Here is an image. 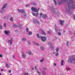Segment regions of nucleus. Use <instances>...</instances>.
I'll use <instances>...</instances> for the list:
<instances>
[{
  "instance_id": "35",
  "label": "nucleus",
  "mask_w": 75,
  "mask_h": 75,
  "mask_svg": "<svg viewBox=\"0 0 75 75\" xmlns=\"http://www.w3.org/2000/svg\"><path fill=\"white\" fill-rule=\"evenodd\" d=\"M3 28V26L2 25L0 26V30H1Z\"/></svg>"
},
{
  "instance_id": "20",
  "label": "nucleus",
  "mask_w": 75,
  "mask_h": 75,
  "mask_svg": "<svg viewBox=\"0 0 75 75\" xmlns=\"http://www.w3.org/2000/svg\"><path fill=\"white\" fill-rule=\"evenodd\" d=\"M54 29H55L56 32H57V30H58V28H57V27L55 26L54 27Z\"/></svg>"
},
{
  "instance_id": "17",
  "label": "nucleus",
  "mask_w": 75,
  "mask_h": 75,
  "mask_svg": "<svg viewBox=\"0 0 75 75\" xmlns=\"http://www.w3.org/2000/svg\"><path fill=\"white\" fill-rule=\"evenodd\" d=\"M42 73L43 75H46V74L45 71L44 70H42Z\"/></svg>"
},
{
  "instance_id": "8",
  "label": "nucleus",
  "mask_w": 75,
  "mask_h": 75,
  "mask_svg": "<svg viewBox=\"0 0 75 75\" xmlns=\"http://www.w3.org/2000/svg\"><path fill=\"white\" fill-rule=\"evenodd\" d=\"M31 9L32 11H34V12H35V13H36V12H37L38 11L37 9L35 8L34 7H33L32 8H31Z\"/></svg>"
},
{
  "instance_id": "2",
  "label": "nucleus",
  "mask_w": 75,
  "mask_h": 75,
  "mask_svg": "<svg viewBox=\"0 0 75 75\" xmlns=\"http://www.w3.org/2000/svg\"><path fill=\"white\" fill-rule=\"evenodd\" d=\"M50 9L51 11H52V13L53 14H56L57 16H59V14H60V12L59 11H57V10H54V8L53 6H51L50 7Z\"/></svg>"
},
{
  "instance_id": "52",
  "label": "nucleus",
  "mask_w": 75,
  "mask_h": 75,
  "mask_svg": "<svg viewBox=\"0 0 75 75\" xmlns=\"http://www.w3.org/2000/svg\"><path fill=\"white\" fill-rule=\"evenodd\" d=\"M54 66H56V64L55 63H54Z\"/></svg>"
},
{
  "instance_id": "64",
  "label": "nucleus",
  "mask_w": 75,
  "mask_h": 75,
  "mask_svg": "<svg viewBox=\"0 0 75 75\" xmlns=\"http://www.w3.org/2000/svg\"><path fill=\"white\" fill-rule=\"evenodd\" d=\"M72 14V13H71V14Z\"/></svg>"
},
{
  "instance_id": "57",
  "label": "nucleus",
  "mask_w": 75,
  "mask_h": 75,
  "mask_svg": "<svg viewBox=\"0 0 75 75\" xmlns=\"http://www.w3.org/2000/svg\"><path fill=\"white\" fill-rule=\"evenodd\" d=\"M73 34H74V35H75V32H74Z\"/></svg>"
},
{
  "instance_id": "12",
  "label": "nucleus",
  "mask_w": 75,
  "mask_h": 75,
  "mask_svg": "<svg viewBox=\"0 0 75 75\" xmlns=\"http://www.w3.org/2000/svg\"><path fill=\"white\" fill-rule=\"evenodd\" d=\"M6 35H8V34L10 33V31L8 30L7 31V30H6L4 31Z\"/></svg>"
},
{
  "instance_id": "13",
  "label": "nucleus",
  "mask_w": 75,
  "mask_h": 75,
  "mask_svg": "<svg viewBox=\"0 0 75 75\" xmlns=\"http://www.w3.org/2000/svg\"><path fill=\"white\" fill-rule=\"evenodd\" d=\"M38 12L37 13H34L33 12H32V13L33 16H35L36 17H37V16H38Z\"/></svg>"
},
{
  "instance_id": "40",
  "label": "nucleus",
  "mask_w": 75,
  "mask_h": 75,
  "mask_svg": "<svg viewBox=\"0 0 75 75\" xmlns=\"http://www.w3.org/2000/svg\"><path fill=\"white\" fill-rule=\"evenodd\" d=\"M15 32L16 33H18V30H16L15 31Z\"/></svg>"
},
{
  "instance_id": "60",
  "label": "nucleus",
  "mask_w": 75,
  "mask_h": 75,
  "mask_svg": "<svg viewBox=\"0 0 75 75\" xmlns=\"http://www.w3.org/2000/svg\"><path fill=\"white\" fill-rule=\"evenodd\" d=\"M55 25V27H57V26H56V24H55V25Z\"/></svg>"
},
{
  "instance_id": "56",
  "label": "nucleus",
  "mask_w": 75,
  "mask_h": 75,
  "mask_svg": "<svg viewBox=\"0 0 75 75\" xmlns=\"http://www.w3.org/2000/svg\"><path fill=\"white\" fill-rule=\"evenodd\" d=\"M38 10H39L40 9V8H38Z\"/></svg>"
},
{
  "instance_id": "31",
  "label": "nucleus",
  "mask_w": 75,
  "mask_h": 75,
  "mask_svg": "<svg viewBox=\"0 0 75 75\" xmlns=\"http://www.w3.org/2000/svg\"><path fill=\"white\" fill-rule=\"evenodd\" d=\"M44 58H43L42 60H41L40 61V62H43V61H44Z\"/></svg>"
},
{
  "instance_id": "27",
  "label": "nucleus",
  "mask_w": 75,
  "mask_h": 75,
  "mask_svg": "<svg viewBox=\"0 0 75 75\" xmlns=\"http://www.w3.org/2000/svg\"><path fill=\"white\" fill-rule=\"evenodd\" d=\"M56 52H58V51H59V48H57L56 49Z\"/></svg>"
},
{
  "instance_id": "54",
  "label": "nucleus",
  "mask_w": 75,
  "mask_h": 75,
  "mask_svg": "<svg viewBox=\"0 0 75 75\" xmlns=\"http://www.w3.org/2000/svg\"><path fill=\"white\" fill-rule=\"evenodd\" d=\"M55 39L56 40H57V37H55Z\"/></svg>"
},
{
  "instance_id": "61",
  "label": "nucleus",
  "mask_w": 75,
  "mask_h": 75,
  "mask_svg": "<svg viewBox=\"0 0 75 75\" xmlns=\"http://www.w3.org/2000/svg\"><path fill=\"white\" fill-rule=\"evenodd\" d=\"M71 33H70V34H72V32H71Z\"/></svg>"
},
{
  "instance_id": "41",
  "label": "nucleus",
  "mask_w": 75,
  "mask_h": 75,
  "mask_svg": "<svg viewBox=\"0 0 75 75\" xmlns=\"http://www.w3.org/2000/svg\"><path fill=\"white\" fill-rule=\"evenodd\" d=\"M69 70H70V68H68V69H67V71H69Z\"/></svg>"
},
{
  "instance_id": "39",
  "label": "nucleus",
  "mask_w": 75,
  "mask_h": 75,
  "mask_svg": "<svg viewBox=\"0 0 75 75\" xmlns=\"http://www.w3.org/2000/svg\"><path fill=\"white\" fill-rule=\"evenodd\" d=\"M8 64L7 63H6V67H8Z\"/></svg>"
},
{
  "instance_id": "10",
  "label": "nucleus",
  "mask_w": 75,
  "mask_h": 75,
  "mask_svg": "<svg viewBox=\"0 0 75 75\" xmlns=\"http://www.w3.org/2000/svg\"><path fill=\"white\" fill-rule=\"evenodd\" d=\"M18 11L20 13H25V10L23 9L20 10L18 9Z\"/></svg>"
},
{
  "instance_id": "23",
  "label": "nucleus",
  "mask_w": 75,
  "mask_h": 75,
  "mask_svg": "<svg viewBox=\"0 0 75 75\" xmlns=\"http://www.w3.org/2000/svg\"><path fill=\"white\" fill-rule=\"evenodd\" d=\"M33 34V33L31 32H29V33L28 34V35H32Z\"/></svg>"
},
{
  "instance_id": "47",
  "label": "nucleus",
  "mask_w": 75,
  "mask_h": 75,
  "mask_svg": "<svg viewBox=\"0 0 75 75\" xmlns=\"http://www.w3.org/2000/svg\"><path fill=\"white\" fill-rule=\"evenodd\" d=\"M43 14L42 13H40V16H42V15Z\"/></svg>"
},
{
  "instance_id": "53",
  "label": "nucleus",
  "mask_w": 75,
  "mask_h": 75,
  "mask_svg": "<svg viewBox=\"0 0 75 75\" xmlns=\"http://www.w3.org/2000/svg\"><path fill=\"white\" fill-rule=\"evenodd\" d=\"M3 69H1V71H3Z\"/></svg>"
},
{
  "instance_id": "33",
  "label": "nucleus",
  "mask_w": 75,
  "mask_h": 75,
  "mask_svg": "<svg viewBox=\"0 0 75 75\" xmlns=\"http://www.w3.org/2000/svg\"><path fill=\"white\" fill-rule=\"evenodd\" d=\"M48 44H49V45H51V42H48Z\"/></svg>"
},
{
  "instance_id": "9",
  "label": "nucleus",
  "mask_w": 75,
  "mask_h": 75,
  "mask_svg": "<svg viewBox=\"0 0 75 75\" xmlns=\"http://www.w3.org/2000/svg\"><path fill=\"white\" fill-rule=\"evenodd\" d=\"M18 25H16L14 24L13 25V27H14V28H16L17 27H20V26H21V24H18Z\"/></svg>"
},
{
  "instance_id": "43",
  "label": "nucleus",
  "mask_w": 75,
  "mask_h": 75,
  "mask_svg": "<svg viewBox=\"0 0 75 75\" xmlns=\"http://www.w3.org/2000/svg\"><path fill=\"white\" fill-rule=\"evenodd\" d=\"M30 5H28V4H27L26 6H25V7H26V6H28V7H30Z\"/></svg>"
},
{
  "instance_id": "11",
  "label": "nucleus",
  "mask_w": 75,
  "mask_h": 75,
  "mask_svg": "<svg viewBox=\"0 0 75 75\" xmlns=\"http://www.w3.org/2000/svg\"><path fill=\"white\" fill-rule=\"evenodd\" d=\"M64 21H62L61 20H60L59 21L60 24L61 25H63V24H64Z\"/></svg>"
},
{
  "instance_id": "46",
  "label": "nucleus",
  "mask_w": 75,
  "mask_h": 75,
  "mask_svg": "<svg viewBox=\"0 0 75 75\" xmlns=\"http://www.w3.org/2000/svg\"><path fill=\"white\" fill-rule=\"evenodd\" d=\"M3 57V55H2V54H0V57H1H1Z\"/></svg>"
},
{
  "instance_id": "48",
  "label": "nucleus",
  "mask_w": 75,
  "mask_h": 75,
  "mask_svg": "<svg viewBox=\"0 0 75 75\" xmlns=\"http://www.w3.org/2000/svg\"><path fill=\"white\" fill-rule=\"evenodd\" d=\"M43 69H44V70H45H45L47 69V68H45V67H43Z\"/></svg>"
},
{
  "instance_id": "45",
  "label": "nucleus",
  "mask_w": 75,
  "mask_h": 75,
  "mask_svg": "<svg viewBox=\"0 0 75 75\" xmlns=\"http://www.w3.org/2000/svg\"><path fill=\"white\" fill-rule=\"evenodd\" d=\"M8 72H10V73H11V70H9L8 71Z\"/></svg>"
},
{
  "instance_id": "21",
  "label": "nucleus",
  "mask_w": 75,
  "mask_h": 75,
  "mask_svg": "<svg viewBox=\"0 0 75 75\" xmlns=\"http://www.w3.org/2000/svg\"><path fill=\"white\" fill-rule=\"evenodd\" d=\"M64 62H65L63 60H62V62L61 63V65H64V64L63 63H64Z\"/></svg>"
},
{
  "instance_id": "24",
  "label": "nucleus",
  "mask_w": 75,
  "mask_h": 75,
  "mask_svg": "<svg viewBox=\"0 0 75 75\" xmlns=\"http://www.w3.org/2000/svg\"><path fill=\"white\" fill-rule=\"evenodd\" d=\"M28 54L30 55H31V54H32V53H31V51H29L28 52Z\"/></svg>"
},
{
  "instance_id": "7",
  "label": "nucleus",
  "mask_w": 75,
  "mask_h": 75,
  "mask_svg": "<svg viewBox=\"0 0 75 75\" xmlns=\"http://www.w3.org/2000/svg\"><path fill=\"white\" fill-rule=\"evenodd\" d=\"M39 31H41L42 34V35H46V33H45V32L44 31L42 30V28L40 29H39Z\"/></svg>"
},
{
  "instance_id": "55",
  "label": "nucleus",
  "mask_w": 75,
  "mask_h": 75,
  "mask_svg": "<svg viewBox=\"0 0 75 75\" xmlns=\"http://www.w3.org/2000/svg\"><path fill=\"white\" fill-rule=\"evenodd\" d=\"M13 59H14V58H15V57H14V56H13Z\"/></svg>"
},
{
  "instance_id": "37",
  "label": "nucleus",
  "mask_w": 75,
  "mask_h": 75,
  "mask_svg": "<svg viewBox=\"0 0 75 75\" xmlns=\"http://www.w3.org/2000/svg\"><path fill=\"white\" fill-rule=\"evenodd\" d=\"M4 26L5 27H6V23H4Z\"/></svg>"
},
{
  "instance_id": "51",
  "label": "nucleus",
  "mask_w": 75,
  "mask_h": 75,
  "mask_svg": "<svg viewBox=\"0 0 75 75\" xmlns=\"http://www.w3.org/2000/svg\"><path fill=\"white\" fill-rule=\"evenodd\" d=\"M35 69H36V70H37V67H36V66L35 67Z\"/></svg>"
},
{
  "instance_id": "5",
  "label": "nucleus",
  "mask_w": 75,
  "mask_h": 75,
  "mask_svg": "<svg viewBox=\"0 0 75 75\" xmlns=\"http://www.w3.org/2000/svg\"><path fill=\"white\" fill-rule=\"evenodd\" d=\"M41 38L42 41L43 42H45L47 40V38L45 36H41Z\"/></svg>"
},
{
  "instance_id": "44",
  "label": "nucleus",
  "mask_w": 75,
  "mask_h": 75,
  "mask_svg": "<svg viewBox=\"0 0 75 75\" xmlns=\"http://www.w3.org/2000/svg\"><path fill=\"white\" fill-rule=\"evenodd\" d=\"M37 72L38 74L39 75H40V72H38V71H37Z\"/></svg>"
},
{
  "instance_id": "16",
  "label": "nucleus",
  "mask_w": 75,
  "mask_h": 75,
  "mask_svg": "<svg viewBox=\"0 0 75 75\" xmlns=\"http://www.w3.org/2000/svg\"><path fill=\"white\" fill-rule=\"evenodd\" d=\"M42 17L43 18H47V15L45 14H43L42 16Z\"/></svg>"
},
{
  "instance_id": "19",
  "label": "nucleus",
  "mask_w": 75,
  "mask_h": 75,
  "mask_svg": "<svg viewBox=\"0 0 75 75\" xmlns=\"http://www.w3.org/2000/svg\"><path fill=\"white\" fill-rule=\"evenodd\" d=\"M27 39L25 38H23L22 39V41H25Z\"/></svg>"
},
{
  "instance_id": "29",
  "label": "nucleus",
  "mask_w": 75,
  "mask_h": 75,
  "mask_svg": "<svg viewBox=\"0 0 75 75\" xmlns=\"http://www.w3.org/2000/svg\"><path fill=\"white\" fill-rule=\"evenodd\" d=\"M57 34H58V35L60 36H61L62 34H61V32L58 33Z\"/></svg>"
},
{
  "instance_id": "6",
  "label": "nucleus",
  "mask_w": 75,
  "mask_h": 75,
  "mask_svg": "<svg viewBox=\"0 0 75 75\" xmlns=\"http://www.w3.org/2000/svg\"><path fill=\"white\" fill-rule=\"evenodd\" d=\"M33 22L35 24H40L39 23V21L37 20V19H33Z\"/></svg>"
},
{
  "instance_id": "49",
  "label": "nucleus",
  "mask_w": 75,
  "mask_h": 75,
  "mask_svg": "<svg viewBox=\"0 0 75 75\" xmlns=\"http://www.w3.org/2000/svg\"><path fill=\"white\" fill-rule=\"evenodd\" d=\"M60 75H65V74H64L62 73V74H60Z\"/></svg>"
},
{
  "instance_id": "36",
  "label": "nucleus",
  "mask_w": 75,
  "mask_h": 75,
  "mask_svg": "<svg viewBox=\"0 0 75 75\" xmlns=\"http://www.w3.org/2000/svg\"><path fill=\"white\" fill-rule=\"evenodd\" d=\"M28 44L29 45H30V44H31V42L29 41L28 42Z\"/></svg>"
},
{
  "instance_id": "3",
  "label": "nucleus",
  "mask_w": 75,
  "mask_h": 75,
  "mask_svg": "<svg viewBox=\"0 0 75 75\" xmlns=\"http://www.w3.org/2000/svg\"><path fill=\"white\" fill-rule=\"evenodd\" d=\"M75 60V55L68 59L67 61L69 63H74V60Z\"/></svg>"
},
{
  "instance_id": "30",
  "label": "nucleus",
  "mask_w": 75,
  "mask_h": 75,
  "mask_svg": "<svg viewBox=\"0 0 75 75\" xmlns=\"http://www.w3.org/2000/svg\"><path fill=\"white\" fill-rule=\"evenodd\" d=\"M57 54H55V56H56V57H57L58 55H59V54H58V52H56Z\"/></svg>"
},
{
  "instance_id": "42",
  "label": "nucleus",
  "mask_w": 75,
  "mask_h": 75,
  "mask_svg": "<svg viewBox=\"0 0 75 75\" xmlns=\"http://www.w3.org/2000/svg\"><path fill=\"white\" fill-rule=\"evenodd\" d=\"M69 42H68V41H67V46H68V43Z\"/></svg>"
},
{
  "instance_id": "50",
  "label": "nucleus",
  "mask_w": 75,
  "mask_h": 75,
  "mask_svg": "<svg viewBox=\"0 0 75 75\" xmlns=\"http://www.w3.org/2000/svg\"><path fill=\"white\" fill-rule=\"evenodd\" d=\"M23 16H24L23 17H25V16H26V14L25 13Z\"/></svg>"
},
{
  "instance_id": "15",
  "label": "nucleus",
  "mask_w": 75,
  "mask_h": 75,
  "mask_svg": "<svg viewBox=\"0 0 75 75\" xmlns=\"http://www.w3.org/2000/svg\"><path fill=\"white\" fill-rule=\"evenodd\" d=\"M7 42H8L9 44V42L10 45H12V43H13V40H9L7 41Z\"/></svg>"
},
{
  "instance_id": "34",
  "label": "nucleus",
  "mask_w": 75,
  "mask_h": 75,
  "mask_svg": "<svg viewBox=\"0 0 75 75\" xmlns=\"http://www.w3.org/2000/svg\"><path fill=\"white\" fill-rule=\"evenodd\" d=\"M51 49L52 50H54V46H51Z\"/></svg>"
},
{
  "instance_id": "38",
  "label": "nucleus",
  "mask_w": 75,
  "mask_h": 75,
  "mask_svg": "<svg viewBox=\"0 0 75 75\" xmlns=\"http://www.w3.org/2000/svg\"><path fill=\"white\" fill-rule=\"evenodd\" d=\"M25 75H29V74H28V73H24Z\"/></svg>"
},
{
  "instance_id": "58",
  "label": "nucleus",
  "mask_w": 75,
  "mask_h": 75,
  "mask_svg": "<svg viewBox=\"0 0 75 75\" xmlns=\"http://www.w3.org/2000/svg\"><path fill=\"white\" fill-rule=\"evenodd\" d=\"M53 54H55V52H53Z\"/></svg>"
},
{
  "instance_id": "28",
  "label": "nucleus",
  "mask_w": 75,
  "mask_h": 75,
  "mask_svg": "<svg viewBox=\"0 0 75 75\" xmlns=\"http://www.w3.org/2000/svg\"><path fill=\"white\" fill-rule=\"evenodd\" d=\"M10 20L11 21H13V17H12L11 18H10Z\"/></svg>"
},
{
  "instance_id": "59",
  "label": "nucleus",
  "mask_w": 75,
  "mask_h": 75,
  "mask_svg": "<svg viewBox=\"0 0 75 75\" xmlns=\"http://www.w3.org/2000/svg\"><path fill=\"white\" fill-rule=\"evenodd\" d=\"M32 70H34V68H32Z\"/></svg>"
},
{
  "instance_id": "4",
  "label": "nucleus",
  "mask_w": 75,
  "mask_h": 75,
  "mask_svg": "<svg viewBox=\"0 0 75 75\" xmlns=\"http://www.w3.org/2000/svg\"><path fill=\"white\" fill-rule=\"evenodd\" d=\"M7 5V4H4L3 7L1 9V10L0 11L1 13H4V12H5V8H6Z\"/></svg>"
},
{
  "instance_id": "22",
  "label": "nucleus",
  "mask_w": 75,
  "mask_h": 75,
  "mask_svg": "<svg viewBox=\"0 0 75 75\" xmlns=\"http://www.w3.org/2000/svg\"><path fill=\"white\" fill-rule=\"evenodd\" d=\"M53 1L54 3L55 4V5L57 6V1L55 0H53Z\"/></svg>"
},
{
  "instance_id": "14",
  "label": "nucleus",
  "mask_w": 75,
  "mask_h": 75,
  "mask_svg": "<svg viewBox=\"0 0 75 75\" xmlns=\"http://www.w3.org/2000/svg\"><path fill=\"white\" fill-rule=\"evenodd\" d=\"M22 57L23 58H25L26 57L24 53V52H22Z\"/></svg>"
},
{
  "instance_id": "18",
  "label": "nucleus",
  "mask_w": 75,
  "mask_h": 75,
  "mask_svg": "<svg viewBox=\"0 0 75 75\" xmlns=\"http://www.w3.org/2000/svg\"><path fill=\"white\" fill-rule=\"evenodd\" d=\"M45 48H44V47L42 46H40V50H42V51H43V50H44Z\"/></svg>"
},
{
  "instance_id": "63",
  "label": "nucleus",
  "mask_w": 75,
  "mask_h": 75,
  "mask_svg": "<svg viewBox=\"0 0 75 75\" xmlns=\"http://www.w3.org/2000/svg\"><path fill=\"white\" fill-rule=\"evenodd\" d=\"M33 4H35V3H33Z\"/></svg>"
},
{
  "instance_id": "62",
  "label": "nucleus",
  "mask_w": 75,
  "mask_h": 75,
  "mask_svg": "<svg viewBox=\"0 0 75 75\" xmlns=\"http://www.w3.org/2000/svg\"><path fill=\"white\" fill-rule=\"evenodd\" d=\"M65 30H64V32L65 33Z\"/></svg>"
},
{
  "instance_id": "32",
  "label": "nucleus",
  "mask_w": 75,
  "mask_h": 75,
  "mask_svg": "<svg viewBox=\"0 0 75 75\" xmlns=\"http://www.w3.org/2000/svg\"><path fill=\"white\" fill-rule=\"evenodd\" d=\"M47 33L49 34V35H51V32L50 31H48L47 32Z\"/></svg>"
},
{
  "instance_id": "1",
  "label": "nucleus",
  "mask_w": 75,
  "mask_h": 75,
  "mask_svg": "<svg viewBox=\"0 0 75 75\" xmlns=\"http://www.w3.org/2000/svg\"><path fill=\"white\" fill-rule=\"evenodd\" d=\"M58 3L59 4H61L62 2H67V6L68 8H67L66 11V13H69L71 11V8L75 9V0H58Z\"/></svg>"
},
{
  "instance_id": "26",
  "label": "nucleus",
  "mask_w": 75,
  "mask_h": 75,
  "mask_svg": "<svg viewBox=\"0 0 75 75\" xmlns=\"http://www.w3.org/2000/svg\"><path fill=\"white\" fill-rule=\"evenodd\" d=\"M26 31L27 33H28V28H26Z\"/></svg>"
},
{
  "instance_id": "25",
  "label": "nucleus",
  "mask_w": 75,
  "mask_h": 75,
  "mask_svg": "<svg viewBox=\"0 0 75 75\" xmlns=\"http://www.w3.org/2000/svg\"><path fill=\"white\" fill-rule=\"evenodd\" d=\"M36 35L37 38H41V37H40V36L39 35V34L37 33Z\"/></svg>"
}]
</instances>
